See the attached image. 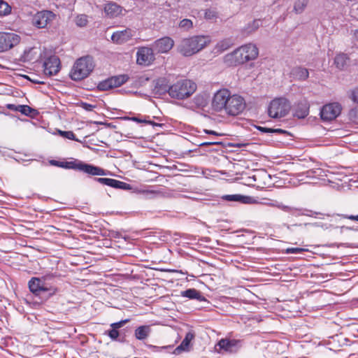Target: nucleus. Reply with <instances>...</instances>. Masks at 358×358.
Wrapping results in <instances>:
<instances>
[{"instance_id":"1","label":"nucleus","mask_w":358,"mask_h":358,"mask_svg":"<svg viewBox=\"0 0 358 358\" xmlns=\"http://www.w3.org/2000/svg\"><path fill=\"white\" fill-rule=\"evenodd\" d=\"M246 103L243 96L232 94L228 89L217 90L211 102L212 109L217 113L224 112L229 116H236L243 113Z\"/></svg>"},{"instance_id":"2","label":"nucleus","mask_w":358,"mask_h":358,"mask_svg":"<svg viewBox=\"0 0 358 358\" xmlns=\"http://www.w3.org/2000/svg\"><path fill=\"white\" fill-rule=\"evenodd\" d=\"M210 41V37L204 35L185 38L178 45V51L185 57H189L203 50Z\"/></svg>"},{"instance_id":"3","label":"nucleus","mask_w":358,"mask_h":358,"mask_svg":"<svg viewBox=\"0 0 358 358\" xmlns=\"http://www.w3.org/2000/svg\"><path fill=\"white\" fill-rule=\"evenodd\" d=\"M258 55V49L255 45L249 43L241 46L232 53L225 57L227 62L231 65L244 64L250 60L255 59Z\"/></svg>"},{"instance_id":"4","label":"nucleus","mask_w":358,"mask_h":358,"mask_svg":"<svg viewBox=\"0 0 358 358\" xmlns=\"http://www.w3.org/2000/svg\"><path fill=\"white\" fill-rule=\"evenodd\" d=\"M52 278L51 275L31 278L28 282L30 292L36 296L44 294L46 299L53 296L57 292V288L48 282Z\"/></svg>"},{"instance_id":"5","label":"nucleus","mask_w":358,"mask_h":358,"mask_svg":"<svg viewBox=\"0 0 358 358\" xmlns=\"http://www.w3.org/2000/svg\"><path fill=\"white\" fill-rule=\"evenodd\" d=\"M94 68L93 58L89 55L78 59L70 72V77L73 80H81L87 78Z\"/></svg>"},{"instance_id":"6","label":"nucleus","mask_w":358,"mask_h":358,"mask_svg":"<svg viewBox=\"0 0 358 358\" xmlns=\"http://www.w3.org/2000/svg\"><path fill=\"white\" fill-rule=\"evenodd\" d=\"M196 85L190 80L176 82L169 88V94L178 99H184L191 96L196 90Z\"/></svg>"},{"instance_id":"7","label":"nucleus","mask_w":358,"mask_h":358,"mask_svg":"<svg viewBox=\"0 0 358 358\" xmlns=\"http://www.w3.org/2000/svg\"><path fill=\"white\" fill-rule=\"evenodd\" d=\"M291 104L285 98H276L272 100L268 108V114L272 118H281L289 112Z\"/></svg>"},{"instance_id":"8","label":"nucleus","mask_w":358,"mask_h":358,"mask_svg":"<svg viewBox=\"0 0 358 358\" xmlns=\"http://www.w3.org/2000/svg\"><path fill=\"white\" fill-rule=\"evenodd\" d=\"M64 168L78 170L92 176H104L105 171L98 166L85 164L80 161L64 162Z\"/></svg>"},{"instance_id":"9","label":"nucleus","mask_w":358,"mask_h":358,"mask_svg":"<svg viewBox=\"0 0 358 358\" xmlns=\"http://www.w3.org/2000/svg\"><path fill=\"white\" fill-rule=\"evenodd\" d=\"M20 41L19 35L11 32H0V52H6Z\"/></svg>"},{"instance_id":"10","label":"nucleus","mask_w":358,"mask_h":358,"mask_svg":"<svg viewBox=\"0 0 358 358\" xmlns=\"http://www.w3.org/2000/svg\"><path fill=\"white\" fill-rule=\"evenodd\" d=\"M55 14L52 11L42 10L34 15L32 24L38 29L45 28L55 20Z\"/></svg>"},{"instance_id":"11","label":"nucleus","mask_w":358,"mask_h":358,"mask_svg":"<svg viewBox=\"0 0 358 358\" xmlns=\"http://www.w3.org/2000/svg\"><path fill=\"white\" fill-rule=\"evenodd\" d=\"M129 80V76L126 74H122L110 77L101 83L98 87L101 90H108L114 87H117L124 84Z\"/></svg>"},{"instance_id":"12","label":"nucleus","mask_w":358,"mask_h":358,"mask_svg":"<svg viewBox=\"0 0 358 358\" xmlns=\"http://www.w3.org/2000/svg\"><path fill=\"white\" fill-rule=\"evenodd\" d=\"M341 109V106L338 103L326 104L320 111L321 118L324 121L333 120L339 115Z\"/></svg>"},{"instance_id":"13","label":"nucleus","mask_w":358,"mask_h":358,"mask_svg":"<svg viewBox=\"0 0 358 358\" xmlns=\"http://www.w3.org/2000/svg\"><path fill=\"white\" fill-rule=\"evenodd\" d=\"M45 75L52 76L57 74L60 71V59L56 55H52L47 58L43 64Z\"/></svg>"},{"instance_id":"14","label":"nucleus","mask_w":358,"mask_h":358,"mask_svg":"<svg viewBox=\"0 0 358 358\" xmlns=\"http://www.w3.org/2000/svg\"><path fill=\"white\" fill-rule=\"evenodd\" d=\"M136 57L137 63L143 66L150 65L155 59L152 49L148 47L139 48L136 53Z\"/></svg>"},{"instance_id":"15","label":"nucleus","mask_w":358,"mask_h":358,"mask_svg":"<svg viewBox=\"0 0 358 358\" xmlns=\"http://www.w3.org/2000/svg\"><path fill=\"white\" fill-rule=\"evenodd\" d=\"M136 34V31L127 28L115 31L111 36V40L117 44H123L130 41Z\"/></svg>"},{"instance_id":"16","label":"nucleus","mask_w":358,"mask_h":358,"mask_svg":"<svg viewBox=\"0 0 358 358\" xmlns=\"http://www.w3.org/2000/svg\"><path fill=\"white\" fill-rule=\"evenodd\" d=\"M174 45V41L169 37H163L155 41L153 48L161 53L168 52Z\"/></svg>"},{"instance_id":"17","label":"nucleus","mask_w":358,"mask_h":358,"mask_svg":"<svg viewBox=\"0 0 358 358\" xmlns=\"http://www.w3.org/2000/svg\"><path fill=\"white\" fill-rule=\"evenodd\" d=\"M94 180L102 185H107L115 189H131V185L129 184L115 179L107 178H94Z\"/></svg>"},{"instance_id":"18","label":"nucleus","mask_w":358,"mask_h":358,"mask_svg":"<svg viewBox=\"0 0 358 358\" xmlns=\"http://www.w3.org/2000/svg\"><path fill=\"white\" fill-rule=\"evenodd\" d=\"M240 341L235 339H221L217 345L220 349L224 350L226 352H236L240 348Z\"/></svg>"},{"instance_id":"19","label":"nucleus","mask_w":358,"mask_h":358,"mask_svg":"<svg viewBox=\"0 0 358 358\" xmlns=\"http://www.w3.org/2000/svg\"><path fill=\"white\" fill-rule=\"evenodd\" d=\"M309 113V103L307 100L299 101L294 108V115L298 118L306 117Z\"/></svg>"},{"instance_id":"20","label":"nucleus","mask_w":358,"mask_h":358,"mask_svg":"<svg viewBox=\"0 0 358 358\" xmlns=\"http://www.w3.org/2000/svg\"><path fill=\"white\" fill-rule=\"evenodd\" d=\"M222 198L227 201H237L241 203H252L255 202L252 197L241 194H226L222 196Z\"/></svg>"},{"instance_id":"21","label":"nucleus","mask_w":358,"mask_h":358,"mask_svg":"<svg viewBox=\"0 0 358 358\" xmlns=\"http://www.w3.org/2000/svg\"><path fill=\"white\" fill-rule=\"evenodd\" d=\"M194 333L193 331H189L186 334L185 338L181 342L180 345H178L174 350V353L176 355L180 354L182 351H188L190 342L194 338Z\"/></svg>"},{"instance_id":"22","label":"nucleus","mask_w":358,"mask_h":358,"mask_svg":"<svg viewBox=\"0 0 358 358\" xmlns=\"http://www.w3.org/2000/svg\"><path fill=\"white\" fill-rule=\"evenodd\" d=\"M290 76L295 80H306L309 76V72L306 68L295 66L291 70Z\"/></svg>"},{"instance_id":"23","label":"nucleus","mask_w":358,"mask_h":358,"mask_svg":"<svg viewBox=\"0 0 358 358\" xmlns=\"http://www.w3.org/2000/svg\"><path fill=\"white\" fill-rule=\"evenodd\" d=\"M122 8L114 2H110L105 5L104 11L106 14L111 17H117L122 12Z\"/></svg>"},{"instance_id":"24","label":"nucleus","mask_w":358,"mask_h":358,"mask_svg":"<svg viewBox=\"0 0 358 358\" xmlns=\"http://www.w3.org/2000/svg\"><path fill=\"white\" fill-rule=\"evenodd\" d=\"M8 108L20 112L22 114L29 116H34L36 114V110L27 105H8Z\"/></svg>"},{"instance_id":"25","label":"nucleus","mask_w":358,"mask_h":358,"mask_svg":"<svg viewBox=\"0 0 358 358\" xmlns=\"http://www.w3.org/2000/svg\"><path fill=\"white\" fill-rule=\"evenodd\" d=\"M150 333V327L149 326L143 325L136 329L134 334L136 339L143 341L148 337Z\"/></svg>"},{"instance_id":"26","label":"nucleus","mask_w":358,"mask_h":358,"mask_svg":"<svg viewBox=\"0 0 358 358\" xmlns=\"http://www.w3.org/2000/svg\"><path fill=\"white\" fill-rule=\"evenodd\" d=\"M349 57L346 54L340 53L338 54L334 59V64L339 69H343L348 64Z\"/></svg>"},{"instance_id":"27","label":"nucleus","mask_w":358,"mask_h":358,"mask_svg":"<svg viewBox=\"0 0 358 358\" xmlns=\"http://www.w3.org/2000/svg\"><path fill=\"white\" fill-rule=\"evenodd\" d=\"M181 295L190 299H197L200 301H204L205 298L201 296V293L195 289H188L183 291Z\"/></svg>"},{"instance_id":"28","label":"nucleus","mask_w":358,"mask_h":358,"mask_svg":"<svg viewBox=\"0 0 358 358\" xmlns=\"http://www.w3.org/2000/svg\"><path fill=\"white\" fill-rule=\"evenodd\" d=\"M308 0H295L294 3L293 11L296 14L302 13L306 9Z\"/></svg>"},{"instance_id":"29","label":"nucleus","mask_w":358,"mask_h":358,"mask_svg":"<svg viewBox=\"0 0 358 358\" xmlns=\"http://www.w3.org/2000/svg\"><path fill=\"white\" fill-rule=\"evenodd\" d=\"M194 103L199 108H203L208 104V98L204 94H197L193 99Z\"/></svg>"},{"instance_id":"30","label":"nucleus","mask_w":358,"mask_h":358,"mask_svg":"<svg viewBox=\"0 0 358 358\" xmlns=\"http://www.w3.org/2000/svg\"><path fill=\"white\" fill-rule=\"evenodd\" d=\"M261 21L259 20H255L252 22L248 23L247 26L245 27L243 29V32L247 35L250 34L251 33L255 31L260 26Z\"/></svg>"},{"instance_id":"31","label":"nucleus","mask_w":358,"mask_h":358,"mask_svg":"<svg viewBox=\"0 0 358 358\" xmlns=\"http://www.w3.org/2000/svg\"><path fill=\"white\" fill-rule=\"evenodd\" d=\"M257 129L263 132V133H271L276 134H288V132L285 130L281 129H272L268 127H264L261 126H256Z\"/></svg>"},{"instance_id":"32","label":"nucleus","mask_w":358,"mask_h":358,"mask_svg":"<svg viewBox=\"0 0 358 358\" xmlns=\"http://www.w3.org/2000/svg\"><path fill=\"white\" fill-rule=\"evenodd\" d=\"M232 45L233 43L231 39H224L217 44L216 49L217 50V51L223 52L229 49Z\"/></svg>"},{"instance_id":"33","label":"nucleus","mask_w":358,"mask_h":358,"mask_svg":"<svg viewBox=\"0 0 358 358\" xmlns=\"http://www.w3.org/2000/svg\"><path fill=\"white\" fill-rule=\"evenodd\" d=\"M11 12V7L3 0H0V16H5L10 14Z\"/></svg>"},{"instance_id":"34","label":"nucleus","mask_w":358,"mask_h":358,"mask_svg":"<svg viewBox=\"0 0 358 358\" xmlns=\"http://www.w3.org/2000/svg\"><path fill=\"white\" fill-rule=\"evenodd\" d=\"M178 27L184 31H189L193 27V22L189 19H183L180 21Z\"/></svg>"},{"instance_id":"35","label":"nucleus","mask_w":358,"mask_h":358,"mask_svg":"<svg viewBox=\"0 0 358 358\" xmlns=\"http://www.w3.org/2000/svg\"><path fill=\"white\" fill-rule=\"evenodd\" d=\"M348 117L352 122L358 124V106L352 108L349 111Z\"/></svg>"},{"instance_id":"36","label":"nucleus","mask_w":358,"mask_h":358,"mask_svg":"<svg viewBox=\"0 0 358 358\" xmlns=\"http://www.w3.org/2000/svg\"><path fill=\"white\" fill-rule=\"evenodd\" d=\"M76 24L80 27H84L87 24V16L85 15H79L75 19Z\"/></svg>"},{"instance_id":"37","label":"nucleus","mask_w":358,"mask_h":358,"mask_svg":"<svg viewBox=\"0 0 358 358\" xmlns=\"http://www.w3.org/2000/svg\"><path fill=\"white\" fill-rule=\"evenodd\" d=\"M105 334L108 335L111 340L116 341L120 336V332L117 328L111 327V329L106 331Z\"/></svg>"},{"instance_id":"38","label":"nucleus","mask_w":358,"mask_h":358,"mask_svg":"<svg viewBox=\"0 0 358 358\" xmlns=\"http://www.w3.org/2000/svg\"><path fill=\"white\" fill-rule=\"evenodd\" d=\"M349 97L353 102L358 103V87H355L349 92Z\"/></svg>"},{"instance_id":"39","label":"nucleus","mask_w":358,"mask_h":358,"mask_svg":"<svg viewBox=\"0 0 358 358\" xmlns=\"http://www.w3.org/2000/svg\"><path fill=\"white\" fill-rule=\"evenodd\" d=\"M204 17L207 20H213L217 17V13L212 9H208L205 11Z\"/></svg>"},{"instance_id":"40","label":"nucleus","mask_w":358,"mask_h":358,"mask_svg":"<svg viewBox=\"0 0 358 358\" xmlns=\"http://www.w3.org/2000/svg\"><path fill=\"white\" fill-rule=\"evenodd\" d=\"M129 322V319L122 320H120V321H119L117 322L112 323L110 324V327H115V328H117L119 329L120 328L122 327L125 324H127Z\"/></svg>"},{"instance_id":"41","label":"nucleus","mask_w":358,"mask_h":358,"mask_svg":"<svg viewBox=\"0 0 358 358\" xmlns=\"http://www.w3.org/2000/svg\"><path fill=\"white\" fill-rule=\"evenodd\" d=\"M306 250L300 248H289L286 249V253L287 254H296L305 251Z\"/></svg>"},{"instance_id":"42","label":"nucleus","mask_w":358,"mask_h":358,"mask_svg":"<svg viewBox=\"0 0 358 358\" xmlns=\"http://www.w3.org/2000/svg\"><path fill=\"white\" fill-rule=\"evenodd\" d=\"M62 135L63 136H64L65 138H68V139L74 140V141H78L76 138L75 134H73V131H62Z\"/></svg>"},{"instance_id":"43","label":"nucleus","mask_w":358,"mask_h":358,"mask_svg":"<svg viewBox=\"0 0 358 358\" xmlns=\"http://www.w3.org/2000/svg\"><path fill=\"white\" fill-rule=\"evenodd\" d=\"M141 192L148 198H152L155 195L159 194V192L155 190H143Z\"/></svg>"},{"instance_id":"44","label":"nucleus","mask_w":358,"mask_h":358,"mask_svg":"<svg viewBox=\"0 0 358 358\" xmlns=\"http://www.w3.org/2000/svg\"><path fill=\"white\" fill-rule=\"evenodd\" d=\"M170 346H162V347H158V346H155V345H149V348L150 349L152 350V351L154 352H160L161 350H164V349H166L168 348H169Z\"/></svg>"},{"instance_id":"45","label":"nucleus","mask_w":358,"mask_h":358,"mask_svg":"<svg viewBox=\"0 0 358 358\" xmlns=\"http://www.w3.org/2000/svg\"><path fill=\"white\" fill-rule=\"evenodd\" d=\"M64 162H59L56 160H50V164L52 166H56L59 167L64 168Z\"/></svg>"},{"instance_id":"46","label":"nucleus","mask_w":358,"mask_h":358,"mask_svg":"<svg viewBox=\"0 0 358 358\" xmlns=\"http://www.w3.org/2000/svg\"><path fill=\"white\" fill-rule=\"evenodd\" d=\"M82 106L85 110H86L87 111H92L93 110V108H94V106H92L90 103H82Z\"/></svg>"},{"instance_id":"47","label":"nucleus","mask_w":358,"mask_h":358,"mask_svg":"<svg viewBox=\"0 0 358 358\" xmlns=\"http://www.w3.org/2000/svg\"><path fill=\"white\" fill-rule=\"evenodd\" d=\"M131 120H134V121H135V122H143V120H140V119H138V117H132V118H131ZM143 122H146V123H148V124H153V125H155V124L153 122H152V121H143Z\"/></svg>"},{"instance_id":"48","label":"nucleus","mask_w":358,"mask_h":358,"mask_svg":"<svg viewBox=\"0 0 358 358\" xmlns=\"http://www.w3.org/2000/svg\"><path fill=\"white\" fill-rule=\"evenodd\" d=\"M344 217L358 222V215H345Z\"/></svg>"},{"instance_id":"49","label":"nucleus","mask_w":358,"mask_h":358,"mask_svg":"<svg viewBox=\"0 0 358 358\" xmlns=\"http://www.w3.org/2000/svg\"><path fill=\"white\" fill-rule=\"evenodd\" d=\"M205 132L208 134H213V135H217V134L212 130H205Z\"/></svg>"},{"instance_id":"50","label":"nucleus","mask_w":358,"mask_h":358,"mask_svg":"<svg viewBox=\"0 0 358 358\" xmlns=\"http://www.w3.org/2000/svg\"><path fill=\"white\" fill-rule=\"evenodd\" d=\"M213 144H216L215 142H206V143H203L201 145H213Z\"/></svg>"},{"instance_id":"51","label":"nucleus","mask_w":358,"mask_h":358,"mask_svg":"<svg viewBox=\"0 0 358 358\" xmlns=\"http://www.w3.org/2000/svg\"><path fill=\"white\" fill-rule=\"evenodd\" d=\"M282 208V209H287V208H288V207L287 206H283Z\"/></svg>"},{"instance_id":"52","label":"nucleus","mask_w":358,"mask_h":358,"mask_svg":"<svg viewBox=\"0 0 358 358\" xmlns=\"http://www.w3.org/2000/svg\"><path fill=\"white\" fill-rule=\"evenodd\" d=\"M34 83H40V82H38V81H34Z\"/></svg>"},{"instance_id":"53","label":"nucleus","mask_w":358,"mask_h":358,"mask_svg":"<svg viewBox=\"0 0 358 358\" xmlns=\"http://www.w3.org/2000/svg\"><path fill=\"white\" fill-rule=\"evenodd\" d=\"M357 33H358V31H357Z\"/></svg>"}]
</instances>
